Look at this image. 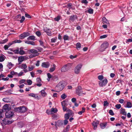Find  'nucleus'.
I'll use <instances>...</instances> for the list:
<instances>
[{
  "label": "nucleus",
  "mask_w": 132,
  "mask_h": 132,
  "mask_svg": "<svg viewBox=\"0 0 132 132\" xmlns=\"http://www.w3.org/2000/svg\"><path fill=\"white\" fill-rule=\"evenodd\" d=\"M28 95L29 96L35 98H37L38 97V96L36 94L33 93H30L28 94Z\"/></svg>",
  "instance_id": "obj_26"
},
{
  "label": "nucleus",
  "mask_w": 132,
  "mask_h": 132,
  "mask_svg": "<svg viewBox=\"0 0 132 132\" xmlns=\"http://www.w3.org/2000/svg\"><path fill=\"white\" fill-rule=\"evenodd\" d=\"M98 123L99 122L98 121H94L92 123V125L94 126V129L95 130L96 129Z\"/></svg>",
  "instance_id": "obj_20"
},
{
  "label": "nucleus",
  "mask_w": 132,
  "mask_h": 132,
  "mask_svg": "<svg viewBox=\"0 0 132 132\" xmlns=\"http://www.w3.org/2000/svg\"><path fill=\"white\" fill-rule=\"evenodd\" d=\"M34 68L35 67L34 66L30 65L28 66V70H23V71L25 73H27L28 72L32 71Z\"/></svg>",
  "instance_id": "obj_14"
},
{
  "label": "nucleus",
  "mask_w": 132,
  "mask_h": 132,
  "mask_svg": "<svg viewBox=\"0 0 132 132\" xmlns=\"http://www.w3.org/2000/svg\"><path fill=\"white\" fill-rule=\"evenodd\" d=\"M30 35V34L29 32H24L20 35L19 37L20 39H22L26 37L29 36Z\"/></svg>",
  "instance_id": "obj_12"
},
{
  "label": "nucleus",
  "mask_w": 132,
  "mask_h": 132,
  "mask_svg": "<svg viewBox=\"0 0 132 132\" xmlns=\"http://www.w3.org/2000/svg\"><path fill=\"white\" fill-rule=\"evenodd\" d=\"M11 109V108L10 107L9 105L7 104H5L3 107V110L6 111H6L10 110Z\"/></svg>",
  "instance_id": "obj_13"
},
{
  "label": "nucleus",
  "mask_w": 132,
  "mask_h": 132,
  "mask_svg": "<svg viewBox=\"0 0 132 132\" xmlns=\"http://www.w3.org/2000/svg\"><path fill=\"white\" fill-rule=\"evenodd\" d=\"M77 19V17L76 15H73L70 16L69 20L73 22L75 20Z\"/></svg>",
  "instance_id": "obj_19"
},
{
  "label": "nucleus",
  "mask_w": 132,
  "mask_h": 132,
  "mask_svg": "<svg viewBox=\"0 0 132 132\" xmlns=\"http://www.w3.org/2000/svg\"><path fill=\"white\" fill-rule=\"evenodd\" d=\"M39 42L40 45L44 48H45L46 47L43 45V42L41 40H39Z\"/></svg>",
  "instance_id": "obj_45"
},
{
  "label": "nucleus",
  "mask_w": 132,
  "mask_h": 132,
  "mask_svg": "<svg viewBox=\"0 0 132 132\" xmlns=\"http://www.w3.org/2000/svg\"><path fill=\"white\" fill-rule=\"evenodd\" d=\"M29 51L30 52V53H32L29 56V57L30 58H32L38 56L39 54L38 51L35 49H30L29 50Z\"/></svg>",
  "instance_id": "obj_2"
},
{
  "label": "nucleus",
  "mask_w": 132,
  "mask_h": 132,
  "mask_svg": "<svg viewBox=\"0 0 132 132\" xmlns=\"http://www.w3.org/2000/svg\"><path fill=\"white\" fill-rule=\"evenodd\" d=\"M44 31L49 36H51V30L50 29L47 28L44 29Z\"/></svg>",
  "instance_id": "obj_18"
},
{
  "label": "nucleus",
  "mask_w": 132,
  "mask_h": 132,
  "mask_svg": "<svg viewBox=\"0 0 132 132\" xmlns=\"http://www.w3.org/2000/svg\"><path fill=\"white\" fill-rule=\"evenodd\" d=\"M109 114L112 116H113L114 115V114L112 111V110H109Z\"/></svg>",
  "instance_id": "obj_51"
},
{
  "label": "nucleus",
  "mask_w": 132,
  "mask_h": 132,
  "mask_svg": "<svg viewBox=\"0 0 132 132\" xmlns=\"http://www.w3.org/2000/svg\"><path fill=\"white\" fill-rule=\"evenodd\" d=\"M6 58V57L3 54H1L0 56V62L3 61Z\"/></svg>",
  "instance_id": "obj_22"
},
{
  "label": "nucleus",
  "mask_w": 132,
  "mask_h": 132,
  "mask_svg": "<svg viewBox=\"0 0 132 132\" xmlns=\"http://www.w3.org/2000/svg\"><path fill=\"white\" fill-rule=\"evenodd\" d=\"M7 66L10 69L14 66V64L11 62H9Z\"/></svg>",
  "instance_id": "obj_32"
},
{
  "label": "nucleus",
  "mask_w": 132,
  "mask_h": 132,
  "mask_svg": "<svg viewBox=\"0 0 132 132\" xmlns=\"http://www.w3.org/2000/svg\"><path fill=\"white\" fill-rule=\"evenodd\" d=\"M102 21H103V23L104 24H109V23L108 21L106 18L105 17H103L102 19Z\"/></svg>",
  "instance_id": "obj_21"
},
{
  "label": "nucleus",
  "mask_w": 132,
  "mask_h": 132,
  "mask_svg": "<svg viewBox=\"0 0 132 132\" xmlns=\"http://www.w3.org/2000/svg\"><path fill=\"white\" fill-rule=\"evenodd\" d=\"M57 39V38H52L51 39V42L52 43H55L56 42Z\"/></svg>",
  "instance_id": "obj_49"
},
{
  "label": "nucleus",
  "mask_w": 132,
  "mask_h": 132,
  "mask_svg": "<svg viewBox=\"0 0 132 132\" xmlns=\"http://www.w3.org/2000/svg\"><path fill=\"white\" fill-rule=\"evenodd\" d=\"M109 103L107 101H104V103L103 105L104 106H108L109 105Z\"/></svg>",
  "instance_id": "obj_57"
},
{
  "label": "nucleus",
  "mask_w": 132,
  "mask_h": 132,
  "mask_svg": "<svg viewBox=\"0 0 132 132\" xmlns=\"http://www.w3.org/2000/svg\"><path fill=\"white\" fill-rule=\"evenodd\" d=\"M56 67V65L55 64H53L52 65H51L49 71L51 72H53L55 70Z\"/></svg>",
  "instance_id": "obj_17"
},
{
  "label": "nucleus",
  "mask_w": 132,
  "mask_h": 132,
  "mask_svg": "<svg viewBox=\"0 0 132 132\" xmlns=\"http://www.w3.org/2000/svg\"><path fill=\"white\" fill-rule=\"evenodd\" d=\"M61 103L62 106H66L68 105L67 102L65 100H63Z\"/></svg>",
  "instance_id": "obj_25"
},
{
  "label": "nucleus",
  "mask_w": 132,
  "mask_h": 132,
  "mask_svg": "<svg viewBox=\"0 0 132 132\" xmlns=\"http://www.w3.org/2000/svg\"><path fill=\"white\" fill-rule=\"evenodd\" d=\"M69 36L67 35H65L63 37V39L64 40H68Z\"/></svg>",
  "instance_id": "obj_41"
},
{
  "label": "nucleus",
  "mask_w": 132,
  "mask_h": 132,
  "mask_svg": "<svg viewBox=\"0 0 132 132\" xmlns=\"http://www.w3.org/2000/svg\"><path fill=\"white\" fill-rule=\"evenodd\" d=\"M10 74L12 75L13 76H17L18 73L17 72H15L14 71H12L11 72Z\"/></svg>",
  "instance_id": "obj_47"
},
{
  "label": "nucleus",
  "mask_w": 132,
  "mask_h": 132,
  "mask_svg": "<svg viewBox=\"0 0 132 132\" xmlns=\"http://www.w3.org/2000/svg\"><path fill=\"white\" fill-rule=\"evenodd\" d=\"M3 101L4 102L6 103L10 102V100L8 98H5L3 99Z\"/></svg>",
  "instance_id": "obj_29"
},
{
  "label": "nucleus",
  "mask_w": 132,
  "mask_h": 132,
  "mask_svg": "<svg viewBox=\"0 0 132 132\" xmlns=\"http://www.w3.org/2000/svg\"><path fill=\"white\" fill-rule=\"evenodd\" d=\"M14 113L13 111L10 110L6 111L5 115L6 117L7 118H9L12 117L13 116Z\"/></svg>",
  "instance_id": "obj_9"
},
{
  "label": "nucleus",
  "mask_w": 132,
  "mask_h": 132,
  "mask_svg": "<svg viewBox=\"0 0 132 132\" xmlns=\"http://www.w3.org/2000/svg\"><path fill=\"white\" fill-rule=\"evenodd\" d=\"M115 107L118 109H120L121 107V105L120 104H117L115 105Z\"/></svg>",
  "instance_id": "obj_55"
},
{
  "label": "nucleus",
  "mask_w": 132,
  "mask_h": 132,
  "mask_svg": "<svg viewBox=\"0 0 132 132\" xmlns=\"http://www.w3.org/2000/svg\"><path fill=\"white\" fill-rule=\"evenodd\" d=\"M8 40V39L7 38H6L4 40H2V44L5 43Z\"/></svg>",
  "instance_id": "obj_61"
},
{
  "label": "nucleus",
  "mask_w": 132,
  "mask_h": 132,
  "mask_svg": "<svg viewBox=\"0 0 132 132\" xmlns=\"http://www.w3.org/2000/svg\"><path fill=\"white\" fill-rule=\"evenodd\" d=\"M46 112L48 115L52 114H53L51 111H51H48V110H46Z\"/></svg>",
  "instance_id": "obj_58"
},
{
  "label": "nucleus",
  "mask_w": 132,
  "mask_h": 132,
  "mask_svg": "<svg viewBox=\"0 0 132 132\" xmlns=\"http://www.w3.org/2000/svg\"><path fill=\"white\" fill-rule=\"evenodd\" d=\"M22 68L24 70H27L26 68H27V65L26 64H22L21 65Z\"/></svg>",
  "instance_id": "obj_34"
},
{
  "label": "nucleus",
  "mask_w": 132,
  "mask_h": 132,
  "mask_svg": "<svg viewBox=\"0 0 132 132\" xmlns=\"http://www.w3.org/2000/svg\"><path fill=\"white\" fill-rule=\"evenodd\" d=\"M35 37L34 36H31L27 38V39L28 40H35Z\"/></svg>",
  "instance_id": "obj_30"
},
{
  "label": "nucleus",
  "mask_w": 132,
  "mask_h": 132,
  "mask_svg": "<svg viewBox=\"0 0 132 132\" xmlns=\"http://www.w3.org/2000/svg\"><path fill=\"white\" fill-rule=\"evenodd\" d=\"M37 82V83H40L41 80L40 78H38L36 79Z\"/></svg>",
  "instance_id": "obj_63"
},
{
  "label": "nucleus",
  "mask_w": 132,
  "mask_h": 132,
  "mask_svg": "<svg viewBox=\"0 0 132 132\" xmlns=\"http://www.w3.org/2000/svg\"><path fill=\"white\" fill-rule=\"evenodd\" d=\"M107 125V123H102L100 124V126L101 128L102 129H104L105 128Z\"/></svg>",
  "instance_id": "obj_31"
},
{
  "label": "nucleus",
  "mask_w": 132,
  "mask_h": 132,
  "mask_svg": "<svg viewBox=\"0 0 132 132\" xmlns=\"http://www.w3.org/2000/svg\"><path fill=\"white\" fill-rule=\"evenodd\" d=\"M71 64L69 63L63 66L61 69V71L62 72L67 71L71 69Z\"/></svg>",
  "instance_id": "obj_1"
},
{
  "label": "nucleus",
  "mask_w": 132,
  "mask_h": 132,
  "mask_svg": "<svg viewBox=\"0 0 132 132\" xmlns=\"http://www.w3.org/2000/svg\"><path fill=\"white\" fill-rule=\"evenodd\" d=\"M50 66V63L48 62H43L42 64V67L46 68H48Z\"/></svg>",
  "instance_id": "obj_15"
},
{
  "label": "nucleus",
  "mask_w": 132,
  "mask_h": 132,
  "mask_svg": "<svg viewBox=\"0 0 132 132\" xmlns=\"http://www.w3.org/2000/svg\"><path fill=\"white\" fill-rule=\"evenodd\" d=\"M36 34L38 37L40 36L41 35V33L39 31H37L36 32Z\"/></svg>",
  "instance_id": "obj_60"
},
{
  "label": "nucleus",
  "mask_w": 132,
  "mask_h": 132,
  "mask_svg": "<svg viewBox=\"0 0 132 132\" xmlns=\"http://www.w3.org/2000/svg\"><path fill=\"white\" fill-rule=\"evenodd\" d=\"M108 45L109 44L107 42H104L101 45L100 49V51L101 52L104 51L108 47Z\"/></svg>",
  "instance_id": "obj_7"
},
{
  "label": "nucleus",
  "mask_w": 132,
  "mask_h": 132,
  "mask_svg": "<svg viewBox=\"0 0 132 132\" xmlns=\"http://www.w3.org/2000/svg\"><path fill=\"white\" fill-rule=\"evenodd\" d=\"M67 97V95L65 93L63 94L61 96V98L62 100L64 99Z\"/></svg>",
  "instance_id": "obj_43"
},
{
  "label": "nucleus",
  "mask_w": 132,
  "mask_h": 132,
  "mask_svg": "<svg viewBox=\"0 0 132 132\" xmlns=\"http://www.w3.org/2000/svg\"><path fill=\"white\" fill-rule=\"evenodd\" d=\"M108 35H103L101 36H100V38L101 39H102L105 38L107 37Z\"/></svg>",
  "instance_id": "obj_59"
},
{
  "label": "nucleus",
  "mask_w": 132,
  "mask_h": 132,
  "mask_svg": "<svg viewBox=\"0 0 132 132\" xmlns=\"http://www.w3.org/2000/svg\"><path fill=\"white\" fill-rule=\"evenodd\" d=\"M27 81L28 84V85H31L32 83V81L30 79H28L27 80Z\"/></svg>",
  "instance_id": "obj_48"
},
{
  "label": "nucleus",
  "mask_w": 132,
  "mask_h": 132,
  "mask_svg": "<svg viewBox=\"0 0 132 132\" xmlns=\"http://www.w3.org/2000/svg\"><path fill=\"white\" fill-rule=\"evenodd\" d=\"M76 48L78 50L81 47V44L79 42L77 43L76 44Z\"/></svg>",
  "instance_id": "obj_37"
},
{
  "label": "nucleus",
  "mask_w": 132,
  "mask_h": 132,
  "mask_svg": "<svg viewBox=\"0 0 132 132\" xmlns=\"http://www.w3.org/2000/svg\"><path fill=\"white\" fill-rule=\"evenodd\" d=\"M41 95L43 97H45L47 95V93L45 92L44 90H42L40 91Z\"/></svg>",
  "instance_id": "obj_28"
},
{
  "label": "nucleus",
  "mask_w": 132,
  "mask_h": 132,
  "mask_svg": "<svg viewBox=\"0 0 132 132\" xmlns=\"http://www.w3.org/2000/svg\"><path fill=\"white\" fill-rule=\"evenodd\" d=\"M63 125V123L61 122L58 121L57 122H55V127L57 128V126L60 127Z\"/></svg>",
  "instance_id": "obj_23"
},
{
  "label": "nucleus",
  "mask_w": 132,
  "mask_h": 132,
  "mask_svg": "<svg viewBox=\"0 0 132 132\" xmlns=\"http://www.w3.org/2000/svg\"><path fill=\"white\" fill-rule=\"evenodd\" d=\"M77 57V55H76L74 56L71 55L69 57L71 59H73L76 58Z\"/></svg>",
  "instance_id": "obj_53"
},
{
  "label": "nucleus",
  "mask_w": 132,
  "mask_h": 132,
  "mask_svg": "<svg viewBox=\"0 0 132 132\" xmlns=\"http://www.w3.org/2000/svg\"><path fill=\"white\" fill-rule=\"evenodd\" d=\"M98 79L100 80H102L103 78V76L102 75H99L98 76Z\"/></svg>",
  "instance_id": "obj_54"
},
{
  "label": "nucleus",
  "mask_w": 132,
  "mask_h": 132,
  "mask_svg": "<svg viewBox=\"0 0 132 132\" xmlns=\"http://www.w3.org/2000/svg\"><path fill=\"white\" fill-rule=\"evenodd\" d=\"M108 82V80L106 79L101 80L99 81V85L100 87H102L105 86Z\"/></svg>",
  "instance_id": "obj_10"
},
{
  "label": "nucleus",
  "mask_w": 132,
  "mask_h": 132,
  "mask_svg": "<svg viewBox=\"0 0 132 132\" xmlns=\"http://www.w3.org/2000/svg\"><path fill=\"white\" fill-rule=\"evenodd\" d=\"M120 113L124 115H126L127 114V113L125 111V109L122 108L120 109Z\"/></svg>",
  "instance_id": "obj_27"
},
{
  "label": "nucleus",
  "mask_w": 132,
  "mask_h": 132,
  "mask_svg": "<svg viewBox=\"0 0 132 132\" xmlns=\"http://www.w3.org/2000/svg\"><path fill=\"white\" fill-rule=\"evenodd\" d=\"M25 19V17L24 16H22V17L21 19L20 20V22L21 23H22L24 21Z\"/></svg>",
  "instance_id": "obj_56"
},
{
  "label": "nucleus",
  "mask_w": 132,
  "mask_h": 132,
  "mask_svg": "<svg viewBox=\"0 0 132 132\" xmlns=\"http://www.w3.org/2000/svg\"><path fill=\"white\" fill-rule=\"evenodd\" d=\"M61 16L58 15L57 17L54 18V20L55 21H58L60 19Z\"/></svg>",
  "instance_id": "obj_39"
},
{
  "label": "nucleus",
  "mask_w": 132,
  "mask_h": 132,
  "mask_svg": "<svg viewBox=\"0 0 132 132\" xmlns=\"http://www.w3.org/2000/svg\"><path fill=\"white\" fill-rule=\"evenodd\" d=\"M21 18V15L20 14L18 15L16 17L15 19L16 20L19 21V19H20Z\"/></svg>",
  "instance_id": "obj_50"
},
{
  "label": "nucleus",
  "mask_w": 132,
  "mask_h": 132,
  "mask_svg": "<svg viewBox=\"0 0 132 132\" xmlns=\"http://www.w3.org/2000/svg\"><path fill=\"white\" fill-rule=\"evenodd\" d=\"M24 57H25V56H21L18 57V61L19 64H20L22 62L24 61Z\"/></svg>",
  "instance_id": "obj_16"
},
{
  "label": "nucleus",
  "mask_w": 132,
  "mask_h": 132,
  "mask_svg": "<svg viewBox=\"0 0 132 132\" xmlns=\"http://www.w3.org/2000/svg\"><path fill=\"white\" fill-rule=\"evenodd\" d=\"M3 123L5 125H9L13 123L14 120H10L6 119H4L3 120Z\"/></svg>",
  "instance_id": "obj_11"
},
{
  "label": "nucleus",
  "mask_w": 132,
  "mask_h": 132,
  "mask_svg": "<svg viewBox=\"0 0 132 132\" xmlns=\"http://www.w3.org/2000/svg\"><path fill=\"white\" fill-rule=\"evenodd\" d=\"M15 111L18 112L24 113L27 110V108L24 106H20L15 109Z\"/></svg>",
  "instance_id": "obj_3"
},
{
  "label": "nucleus",
  "mask_w": 132,
  "mask_h": 132,
  "mask_svg": "<svg viewBox=\"0 0 132 132\" xmlns=\"http://www.w3.org/2000/svg\"><path fill=\"white\" fill-rule=\"evenodd\" d=\"M30 74H31V76L32 77H34V76L35 75V74L34 72L33 71L31 72H30Z\"/></svg>",
  "instance_id": "obj_64"
},
{
  "label": "nucleus",
  "mask_w": 132,
  "mask_h": 132,
  "mask_svg": "<svg viewBox=\"0 0 132 132\" xmlns=\"http://www.w3.org/2000/svg\"><path fill=\"white\" fill-rule=\"evenodd\" d=\"M64 118L65 119H68L69 118V113H66L65 114Z\"/></svg>",
  "instance_id": "obj_44"
},
{
  "label": "nucleus",
  "mask_w": 132,
  "mask_h": 132,
  "mask_svg": "<svg viewBox=\"0 0 132 132\" xmlns=\"http://www.w3.org/2000/svg\"><path fill=\"white\" fill-rule=\"evenodd\" d=\"M88 12L89 14H93V10L90 8L88 10Z\"/></svg>",
  "instance_id": "obj_52"
},
{
  "label": "nucleus",
  "mask_w": 132,
  "mask_h": 132,
  "mask_svg": "<svg viewBox=\"0 0 132 132\" xmlns=\"http://www.w3.org/2000/svg\"><path fill=\"white\" fill-rule=\"evenodd\" d=\"M26 81V80L25 79H21L19 81V83L20 84H22L24 83Z\"/></svg>",
  "instance_id": "obj_46"
},
{
  "label": "nucleus",
  "mask_w": 132,
  "mask_h": 132,
  "mask_svg": "<svg viewBox=\"0 0 132 132\" xmlns=\"http://www.w3.org/2000/svg\"><path fill=\"white\" fill-rule=\"evenodd\" d=\"M51 111L53 113V112L54 113H56L57 111V110L56 108H52L51 109Z\"/></svg>",
  "instance_id": "obj_35"
},
{
  "label": "nucleus",
  "mask_w": 132,
  "mask_h": 132,
  "mask_svg": "<svg viewBox=\"0 0 132 132\" xmlns=\"http://www.w3.org/2000/svg\"><path fill=\"white\" fill-rule=\"evenodd\" d=\"M48 78H51L52 77V75L50 73H48L47 74Z\"/></svg>",
  "instance_id": "obj_62"
},
{
  "label": "nucleus",
  "mask_w": 132,
  "mask_h": 132,
  "mask_svg": "<svg viewBox=\"0 0 132 132\" xmlns=\"http://www.w3.org/2000/svg\"><path fill=\"white\" fill-rule=\"evenodd\" d=\"M132 107V105L131 102H128L127 103V106H126V107L130 108Z\"/></svg>",
  "instance_id": "obj_33"
},
{
  "label": "nucleus",
  "mask_w": 132,
  "mask_h": 132,
  "mask_svg": "<svg viewBox=\"0 0 132 132\" xmlns=\"http://www.w3.org/2000/svg\"><path fill=\"white\" fill-rule=\"evenodd\" d=\"M24 74L23 72L22 71H21L20 73H18V74L17 75V76L18 77H20L24 75Z\"/></svg>",
  "instance_id": "obj_40"
},
{
  "label": "nucleus",
  "mask_w": 132,
  "mask_h": 132,
  "mask_svg": "<svg viewBox=\"0 0 132 132\" xmlns=\"http://www.w3.org/2000/svg\"><path fill=\"white\" fill-rule=\"evenodd\" d=\"M22 41L20 40H14L9 43L7 45H5L4 46V48L5 50L8 49V48L13 44L16 43H20Z\"/></svg>",
  "instance_id": "obj_4"
},
{
  "label": "nucleus",
  "mask_w": 132,
  "mask_h": 132,
  "mask_svg": "<svg viewBox=\"0 0 132 132\" xmlns=\"http://www.w3.org/2000/svg\"><path fill=\"white\" fill-rule=\"evenodd\" d=\"M64 87V85L63 84V82L60 81L58 84L55 88L56 89L59 91L63 90Z\"/></svg>",
  "instance_id": "obj_6"
},
{
  "label": "nucleus",
  "mask_w": 132,
  "mask_h": 132,
  "mask_svg": "<svg viewBox=\"0 0 132 132\" xmlns=\"http://www.w3.org/2000/svg\"><path fill=\"white\" fill-rule=\"evenodd\" d=\"M76 94L79 96H81L82 94L85 95L86 94L85 92L82 91L81 87L80 86L78 87L76 89Z\"/></svg>",
  "instance_id": "obj_5"
},
{
  "label": "nucleus",
  "mask_w": 132,
  "mask_h": 132,
  "mask_svg": "<svg viewBox=\"0 0 132 132\" xmlns=\"http://www.w3.org/2000/svg\"><path fill=\"white\" fill-rule=\"evenodd\" d=\"M23 47H21L20 48L19 54L21 55H23L25 54V52L23 50Z\"/></svg>",
  "instance_id": "obj_24"
},
{
  "label": "nucleus",
  "mask_w": 132,
  "mask_h": 132,
  "mask_svg": "<svg viewBox=\"0 0 132 132\" xmlns=\"http://www.w3.org/2000/svg\"><path fill=\"white\" fill-rule=\"evenodd\" d=\"M85 109L84 107H82V110L79 112L78 113L79 115H81L82 113H84L85 111Z\"/></svg>",
  "instance_id": "obj_36"
},
{
  "label": "nucleus",
  "mask_w": 132,
  "mask_h": 132,
  "mask_svg": "<svg viewBox=\"0 0 132 132\" xmlns=\"http://www.w3.org/2000/svg\"><path fill=\"white\" fill-rule=\"evenodd\" d=\"M3 111L2 109L0 110V118H2L3 116L4 115L3 114Z\"/></svg>",
  "instance_id": "obj_38"
},
{
  "label": "nucleus",
  "mask_w": 132,
  "mask_h": 132,
  "mask_svg": "<svg viewBox=\"0 0 132 132\" xmlns=\"http://www.w3.org/2000/svg\"><path fill=\"white\" fill-rule=\"evenodd\" d=\"M53 80L54 81H56L58 80V77L56 76H55L52 77Z\"/></svg>",
  "instance_id": "obj_42"
},
{
  "label": "nucleus",
  "mask_w": 132,
  "mask_h": 132,
  "mask_svg": "<svg viewBox=\"0 0 132 132\" xmlns=\"http://www.w3.org/2000/svg\"><path fill=\"white\" fill-rule=\"evenodd\" d=\"M82 65L81 64H78L74 69V72L76 74H79L80 71V69L82 67Z\"/></svg>",
  "instance_id": "obj_8"
}]
</instances>
